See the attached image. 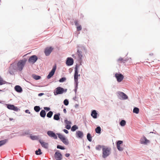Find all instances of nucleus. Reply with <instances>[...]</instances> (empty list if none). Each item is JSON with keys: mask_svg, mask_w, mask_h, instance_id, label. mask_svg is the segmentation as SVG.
Instances as JSON below:
<instances>
[{"mask_svg": "<svg viewBox=\"0 0 160 160\" xmlns=\"http://www.w3.org/2000/svg\"><path fill=\"white\" fill-rule=\"evenodd\" d=\"M27 61V58H24L19 60L18 62H15L12 63L9 68L8 72L11 75H14V73L13 70L21 72L24 67Z\"/></svg>", "mask_w": 160, "mask_h": 160, "instance_id": "nucleus-1", "label": "nucleus"}, {"mask_svg": "<svg viewBox=\"0 0 160 160\" xmlns=\"http://www.w3.org/2000/svg\"><path fill=\"white\" fill-rule=\"evenodd\" d=\"M111 148L109 147L105 146L102 148V157L105 159L108 157L111 153Z\"/></svg>", "mask_w": 160, "mask_h": 160, "instance_id": "nucleus-2", "label": "nucleus"}, {"mask_svg": "<svg viewBox=\"0 0 160 160\" xmlns=\"http://www.w3.org/2000/svg\"><path fill=\"white\" fill-rule=\"evenodd\" d=\"M77 52L76 54L78 56L77 60L79 62H80L82 59L83 54L82 51L79 50V48H83V50H85V48L82 45H78L77 46Z\"/></svg>", "mask_w": 160, "mask_h": 160, "instance_id": "nucleus-3", "label": "nucleus"}, {"mask_svg": "<svg viewBox=\"0 0 160 160\" xmlns=\"http://www.w3.org/2000/svg\"><path fill=\"white\" fill-rule=\"evenodd\" d=\"M67 88L58 86L54 90L53 93L55 96H57L59 94H62L63 93H65L67 92Z\"/></svg>", "mask_w": 160, "mask_h": 160, "instance_id": "nucleus-4", "label": "nucleus"}, {"mask_svg": "<svg viewBox=\"0 0 160 160\" xmlns=\"http://www.w3.org/2000/svg\"><path fill=\"white\" fill-rule=\"evenodd\" d=\"M58 137L60 140L66 145L69 144V141L67 138L61 133H58Z\"/></svg>", "mask_w": 160, "mask_h": 160, "instance_id": "nucleus-5", "label": "nucleus"}, {"mask_svg": "<svg viewBox=\"0 0 160 160\" xmlns=\"http://www.w3.org/2000/svg\"><path fill=\"white\" fill-rule=\"evenodd\" d=\"M5 106L8 109L13 110L15 112H18L20 110L19 108L13 104L10 103L5 104Z\"/></svg>", "mask_w": 160, "mask_h": 160, "instance_id": "nucleus-6", "label": "nucleus"}, {"mask_svg": "<svg viewBox=\"0 0 160 160\" xmlns=\"http://www.w3.org/2000/svg\"><path fill=\"white\" fill-rule=\"evenodd\" d=\"M54 49V48L52 46H49L46 47L44 51L45 55L46 56H49Z\"/></svg>", "mask_w": 160, "mask_h": 160, "instance_id": "nucleus-7", "label": "nucleus"}, {"mask_svg": "<svg viewBox=\"0 0 160 160\" xmlns=\"http://www.w3.org/2000/svg\"><path fill=\"white\" fill-rule=\"evenodd\" d=\"M59 132L56 133L55 132L51 130H48L47 132V135L50 138L55 139H58V134Z\"/></svg>", "mask_w": 160, "mask_h": 160, "instance_id": "nucleus-8", "label": "nucleus"}, {"mask_svg": "<svg viewBox=\"0 0 160 160\" xmlns=\"http://www.w3.org/2000/svg\"><path fill=\"white\" fill-rule=\"evenodd\" d=\"M57 69V66L56 64L54 65L52 70L49 72L48 75L47 76L46 78L48 79H49L54 75L55 72Z\"/></svg>", "mask_w": 160, "mask_h": 160, "instance_id": "nucleus-9", "label": "nucleus"}, {"mask_svg": "<svg viewBox=\"0 0 160 160\" xmlns=\"http://www.w3.org/2000/svg\"><path fill=\"white\" fill-rule=\"evenodd\" d=\"M38 58L36 55H33L29 57L28 62L30 63L34 64L38 60Z\"/></svg>", "mask_w": 160, "mask_h": 160, "instance_id": "nucleus-10", "label": "nucleus"}, {"mask_svg": "<svg viewBox=\"0 0 160 160\" xmlns=\"http://www.w3.org/2000/svg\"><path fill=\"white\" fill-rule=\"evenodd\" d=\"M123 141L122 140H117L116 142V145L118 150L122 152L123 150V148L122 147L123 145Z\"/></svg>", "mask_w": 160, "mask_h": 160, "instance_id": "nucleus-11", "label": "nucleus"}, {"mask_svg": "<svg viewBox=\"0 0 160 160\" xmlns=\"http://www.w3.org/2000/svg\"><path fill=\"white\" fill-rule=\"evenodd\" d=\"M54 158L56 160H62L63 159V156L61 152L58 150H56V152L54 154Z\"/></svg>", "mask_w": 160, "mask_h": 160, "instance_id": "nucleus-12", "label": "nucleus"}, {"mask_svg": "<svg viewBox=\"0 0 160 160\" xmlns=\"http://www.w3.org/2000/svg\"><path fill=\"white\" fill-rule=\"evenodd\" d=\"M117 93L118 98L120 99L125 100L128 99V96L123 92L118 91Z\"/></svg>", "mask_w": 160, "mask_h": 160, "instance_id": "nucleus-13", "label": "nucleus"}, {"mask_svg": "<svg viewBox=\"0 0 160 160\" xmlns=\"http://www.w3.org/2000/svg\"><path fill=\"white\" fill-rule=\"evenodd\" d=\"M114 76L118 82H121L124 78L123 76L120 72H116Z\"/></svg>", "mask_w": 160, "mask_h": 160, "instance_id": "nucleus-14", "label": "nucleus"}, {"mask_svg": "<svg viewBox=\"0 0 160 160\" xmlns=\"http://www.w3.org/2000/svg\"><path fill=\"white\" fill-rule=\"evenodd\" d=\"M150 141L147 138L143 135L142 137L140 139V143L144 145H146L150 143Z\"/></svg>", "mask_w": 160, "mask_h": 160, "instance_id": "nucleus-15", "label": "nucleus"}, {"mask_svg": "<svg viewBox=\"0 0 160 160\" xmlns=\"http://www.w3.org/2000/svg\"><path fill=\"white\" fill-rule=\"evenodd\" d=\"M74 62L73 59L71 57H68L66 60V64L67 66H70L73 65Z\"/></svg>", "mask_w": 160, "mask_h": 160, "instance_id": "nucleus-16", "label": "nucleus"}, {"mask_svg": "<svg viewBox=\"0 0 160 160\" xmlns=\"http://www.w3.org/2000/svg\"><path fill=\"white\" fill-rule=\"evenodd\" d=\"M91 115L93 118L97 119L99 116V114L98 111L93 109L91 111Z\"/></svg>", "mask_w": 160, "mask_h": 160, "instance_id": "nucleus-17", "label": "nucleus"}, {"mask_svg": "<svg viewBox=\"0 0 160 160\" xmlns=\"http://www.w3.org/2000/svg\"><path fill=\"white\" fill-rule=\"evenodd\" d=\"M84 136V134L82 131L78 130L77 131L76 133V136L78 139L83 140V137Z\"/></svg>", "mask_w": 160, "mask_h": 160, "instance_id": "nucleus-18", "label": "nucleus"}, {"mask_svg": "<svg viewBox=\"0 0 160 160\" xmlns=\"http://www.w3.org/2000/svg\"><path fill=\"white\" fill-rule=\"evenodd\" d=\"M64 122L65 124V128L68 130H69L71 128V125L72 124L71 121L70 120L68 121L67 118H66Z\"/></svg>", "mask_w": 160, "mask_h": 160, "instance_id": "nucleus-19", "label": "nucleus"}, {"mask_svg": "<svg viewBox=\"0 0 160 160\" xmlns=\"http://www.w3.org/2000/svg\"><path fill=\"white\" fill-rule=\"evenodd\" d=\"M39 142L41 144L42 147L45 149H47L48 148V142H45L44 141L40 139L39 140Z\"/></svg>", "mask_w": 160, "mask_h": 160, "instance_id": "nucleus-20", "label": "nucleus"}, {"mask_svg": "<svg viewBox=\"0 0 160 160\" xmlns=\"http://www.w3.org/2000/svg\"><path fill=\"white\" fill-rule=\"evenodd\" d=\"M74 24L76 26V27L77 31H80L82 30V26L81 25L79 24L78 21L76 20L74 21Z\"/></svg>", "mask_w": 160, "mask_h": 160, "instance_id": "nucleus-21", "label": "nucleus"}, {"mask_svg": "<svg viewBox=\"0 0 160 160\" xmlns=\"http://www.w3.org/2000/svg\"><path fill=\"white\" fill-rule=\"evenodd\" d=\"M14 89L15 91L18 93H21L23 92L22 88L19 85H16L14 88Z\"/></svg>", "mask_w": 160, "mask_h": 160, "instance_id": "nucleus-22", "label": "nucleus"}, {"mask_svg": "<svg viewBox=\"0 0 160 160\" xmlns=\"http://www.w3.org/2000/svg\"><path fill=\"white\" fill-rule=\"evenodd\" d=\"M53 119L56 121H60V113L58 112L55 114L53 116Z\"/></svg>", "mask_w": 160, "mask_h": 160, "instance_id": "nucleus-23", "label": "nucleus"}, {"mask_svg": "<svg viewBox=\"0 0 160 160\" xmlns=\"http://www.w3.org/2000/svg\"><path fill=\"white\" fill-rule=\"evenodd\" d=\"M128 59L126 58L124 59L123 58L120 57L117 60V61L118 62H119L121 63H125L126 62L128 61Z\"/></svg>", "mask_w": 160, "mask_h": 160, "instance_id": "nucleus-24", "label": "nucleus"}, {"mask_svg": "<svg viewBox=\"0 0 160 160\" xmlns=\"http://www.w3.org/2000/svg\"><path fill=\"white\" fill-rule=\"evenodd\" d=\"M30 138L32 140H38V142L39 140L40 139L39 138V136H38L32 135V134H30Z\"/></svg>", "mask_w": 160, "mask_h": 160, "instance_id": "nucleus-25", "label": "nucleus"}, {"mask_svg": "<svg viewBox=\"0 0 160 160\" xmlns=\"http://www.w3.org/2000/svg\"><path fill=\"white\" fill-rule=\"evenodd\" d=\"M5 84H10V83L4 80L1 76H0V86Z\"/></svg>", "mask_w": 160, "mask_h": 160, "instance_id": "nucleus-26", "label": "nucleus"}, {"mask_svg": "<svg viewBox=\"0 0 160 160\" xmlns=\"http://www.w3.org/2000/svg\"><path fill=\"white\" fill-rule=\"evenodd\" d=\"M46 112L44 110H42L40 112V116L43 118H44L46 115Z\"/></svg>", "mask_w": 160, "mask_h": 160, "instance_id": "nucleus-27", "label": "nucleus"}, {"mask_svg": "<svg viewBox=\"0 0 160 160\" xmlns=\"http://www.w3.org/2000/svg\"><path fill=\"white\" fill-rule=\"evenodd\" d=\"M32 77L36 80H39L41 78L40 76L37 75L35 74H32Z\"/></svg>", "mask_w": 160, "mask_h": 160, "instance_id": "nucleus-28", "label": "nucleus"}, {"mask_svg": "<svg viewBox=\"0 0 160 160\" xmlns=\"http://www.w3.org/2000/svg\"><path fill=\"white\" fill-rule=\"evenodd\" d=\"M8 141V139H5L3 140H0V147L2 146L3 145L5 144Z\"/></svg>", "mask_w": 160, "mask_h": 160, "instance_id": "nucleus-29", "label": "nucleus"}, {"mask_svg": "<svg viewBox=\"0 0 160 160\" xmlns=\"http://www.w3.org/2000/svg\"><path fill=\"white\" fill-rule=\"evenodd\" d=\"M119 123L121 126L123 127L126 125V122L124 119H122L120 121H119Z\"/></svg>", "mask_w": 160, "mask_h": 160, "instance_id": "nucleus-30", "label": "nucleus"}, {"mask_svg": "<svg viewBox=\"0 0 160 160\" xmlns=\"http://www.w3.org/2000/svg\"><path fill=\"white\" fill-rule=\"evenodd\" d=\"M105 146L104 145H101L100 144H98L96 145L95 147V149L97 150L100 151L101 149H102V148H103V147H105Z\"/></svg>", "mask_w": 160, "mask_h": 160, "instance_id": "nucleus-31", "label": "nucleus"}, {"mask_svg": "<svg viewBox=\"0 0 160 160\" xmlns=\"http://www.w3.org/2000/svg\"><path fill=\"white\" fill-rule=\"evenodd\" d=\"M30 130H25L24 132H22L20 136H25L26 135H30Z\"/></svg>", "mask_w": 160, "mask_h": 160, "instance_id": "nucleus-32", "label": "nucleus"}, {"mask_svg": "<svg viewBox=\"0 0 160 160\" xmlns=\"http://www.w3.org/2000/svg\"><path fill=\"white\" fill-rule=\"evenodd\" d=\"M92 137L91 136V134L89 132L87 133V138L89 142H91L92 141Z\"/></svg>", "mask_w": 160, "mask_h": 160, "instance_id": "nucleus-33", "label": "nucleus"}, {"mask_svg": "<svg viewBox=\"0 0 160 160\" xmlns=\"http://www.w3.org/2000/svg\"><path fill=\"white\" fill-rule=\"evenodd\" d=\"M101 128L100 126H98L95 129V131L96 133L100 134L101 133Z\"/></svg>", "mask_w": 160, "mask_h": 160, "instance_id": "nucleus-34", "label": "nucleus"}, {"mask_svg": "<svg viewBox=\"0 0 160 160\" xmlns=\"http://www.w3.org/2000/svg\"><path fill=\"white\" fill-rule=\"evenodd\" d=\"M41 108L39 106H35L34 107V110L37 112H39Z\"/></svg>", "mask_w": 160, "mask_h": 160, "instance_id": "nucleus-35", "label": "nucleus"}, {"mask_svg": "<svg viewBox=\"0 0 160 160\" xmlns=\"http://www.w3.org/2000/svg\"><path fill=\"white\" fill-rule=\"evenodd\" d=\"M78 128V126L76 125H74L72 126L71 128V131L74 132L76 131Z\"/></svg>", "mask_w": 160, "mask_h": 160, "instance_id": "nucleus-36", "label": "nucleus"}, {"mask_svg": "<svg viewBox=\"0 0 160 160\" xmlns=\"http://www.w3.org/2000/svg\"><path fill=\"white\" fill-rule=\"evenodd\" d=\"M139 109L138 108L134 107L133 110V113H135L136 114H138L139 112Z\"/></svg>", "mask_w": 160, "mask_h": 160, "instance_id": "nucleus-37", "label": "nucleus"}, {"mask_svg": "<svg viewBox=\"0 0 160 160\" xmlns=\"http://www.w3.org/2000/svg\"><path fill=\"white\" fill-rule=\"evenodd\" d=\"M57 148L58 149H60L62 150H64L66 149V148L64 146H62L59 144H57Z\"/></svg>", "mask_w": 160, "mask_h": 160, "instance_id": "nucleus-38", "label": "nucleus"}, {"mask_svg": "<svg viewBox=\"0 0 160 160\" xmlns=\"http://www.w3.org/2000/svg\"><path fill=\"white\" fill-rule=\"evenodd\" d=\"M53 114V112L52 111H49L48 112L46 115V116L49 118H51Z\"/></svg>", "mask_w": 160, "mask_h": 160, "instance_id": "nucleus-39", "label": "nucleus"}, {"mask_svg": "<svg viewBox=\"0 0 160 160\" xmlns=\"http://www.w3.org/2000/svg\"><path fill=\"white\" fill-rule=\"evenodd\" d=\"M35 153L36 155H40L42 153V152L41 149L39 148L38 150L35 151Z\"/></svg>", "mask_w": 160, "mask_h": 160, "instance_id": "nucleus-40", "label": "nucleus"}, {"mask_svg": "<svg viewBox=\"0 0 160 160\" xmlns=\"http://www.w3.org/2000/svg\"><path fill=\"white\" fill-rule=\"evenodd\" d=\"M66 80V78L65 77H63L61 78L59 80H58V81L62 83L65 82Z\"/></svg>", "mask_w": 160, "mask_h": 160, "instance_id": "nucleus-41", "label": "nucleus"}, {"mask_svg": "<svg viewBox=\"0 0 160 160\" xmlns=\"http://www.w3.org/2000/svg\"><path fill=\"white\" fill-rule=\"evenodd\" d=\"M63 104L65 106H68L69 103V100L67 99H65L63 102Z\"/></svg>", "mask_w": 160, "mask_h": 160, "instance_id": "nucleus-42", "label": "nucleus"}, {"mask_svg": "<svg viewBox=\"0 0 160 160\" xmlns=\"http://www.w3.org/2000/svg\"><path fill=\"white\" fill-rule=\"evenodd\" d=\"M44 109L46 112H49L51 110V108L49 107H43Z\"/></svg>", "mask_w": 160, "mask_h": 160, "instance_id": "nucleus-43", "label": "nucleus"}, {"mask_svg": "<svg viewBox=\"0 0 160 160\" xmlns=\"http://www.w3.org/2000/svg\"><path fill=\"white\" fill-rule=\"evenodd\" d=\"M78 85H74V89L73 90L74 91L75 94H76L77 92V90L78 89Z\"/></svg>", "mask_w": 160, "mask_h": 160, "instance_id": "nucleus-44", "label": "nucleus"}, {"mask_svg": "<svg viewBox=\"0 0 160 160\" xmlns=\"http://www.w3.org/2000/svg\"><path fill=\"white\" fill-rule=\"evenodd\" d=\"M79 72V68H74V74H78Z\"/></svg>", "mask_w": 160, "mask_h": 160, "instance_id": "nucleus-45", "label": "nucleus"}, {"mask_svg": "<svg viewBox=\"0 0 160 160\" xmlns=\"http://www.w3.org/2000/svg\"><path fill=\"white\" fill-rule=\"evenodd\" d=\"M78 80L74 79V85H78Z\"/></svg>", "mask_w": 160, "mask_h": 160, "instance_id": "nucleus-46", "label": "nucleus"}, {"mask_svg": "<svg viewBox=\"0 0 160 160\" xmlns=\"http://www.w3.org/2000/svg\"><path fill=\"white\" fill-rule=\"evenodd\" d=\"M74 79L75 80H78V79L79 78L78 76H77L76 74H74Z\"/></svg>", "mask_w": 160, "mask_h": 160, "instance_id": "nucleus-47", "label": "nucleus"}, {"mask_svg": "<svg viewBox=\"0 0 160 160\" xmlns=\"http://www.w3.org/2000/svg\"><path fill=\"white\" fill-rule=\"evenodd\" d=\"M62 131L67 134H68L69 133L68 131L66 129H63Z\"/></svg>", "mask_w": 160, "mask_h": 160, "instance_id": "nucleus-48", "label": "nucleus"}, {"mask_svg": "<svg viewBox=\"0 0 160 160\" xmlns=\"http://www.w3.org/2000/svg\"><path fill=\"white\" fill-rule=\"evenodd\" d=\"M80 65L78 63H76V65L75 66L74 68H79Z\"/></svg>", "mask_w": 160, "mask_h": 160, "instance_id": "nucleus-49", "label": "nucleus"}, {"mask_svg": "<svg viewBox=\"0 0 160 160\" xmlns=\"http://www.w3.org/2000/svg\"><path fill=\"white\" fill-rule=\"evenodd\" d=\"M25 113H28V114H30L31 112L29 110V109H26L25 110Z\"/></svg>", "mask_w": 160, "mask_h": 160, "instance_id": "nucleus-50", "label": "nucleus"}, {"mask_svg": "<svg viewBox=\"0 0 160 160\" xmlns=\"http://www.w3.org/2000/svg\"><path fill=\"white\" fill-rule=\"evenodd\" d=\"M44 94V93L41 92L38 94V96L39 97H41Z\"/></svg>", "mask_w": 160, "mask_h": 160, "instance_id": "nucleus-51", "label": "nucleus"}, {"mask_svg": "<svg viewBox=\"0 0 160 160\" xmlns=\"http://www.w3.org/2000/svg\"><path fill=\"white\" fill-rule=\"evenodd\" d=\"M65 156L66 157L68 158L70 156V154L69 153H67L65 154Z\"/></svg>", "mask_w": 160, "mask_h": 160, "instance_id": "nucleus-52", "label": "nucleus"}, {"mask_svg": "<svg viewBox=\"0 0 160 160\" xmlns=\"http://www.w3.org/2000/svg\"><path fill=\"white\" fill-rule=\"evenodd\" d=\"M5 101L0 100V103H1L2 104H4L5 105V104H6V103H5Z\"/></svg>", "mask_w": 160, "mask_h": 160, "instance_id": "nucleus-53", "label": "nucleus"}, {"mask_svg": "<svg viewBox=\"0 0 160 160\" xmlns=\"http://www.w3.org/2000/svg\"><path fill=\"white\" fill-rule=\"evenodd\" d=\"M9 120L10 121H13V122H14V121H15V120L12 118H9Z\"/></svg>", "mask_w": 160, "mask_h": 160, "instance_id": "nucleus-54", "label": "nucleus"}, {"mask_svg": "<svg viewBox=\"0 0 160 160\" xmlns=\"http://www.w3.org/2000/svg\"><path fill=\"white\" fill-rule=\"evenodd\" d=\"M84 16V15L82 13L80 14V18H82V19Z\"/></svg>", "mask_w": 160, "mask_h": 160, "instance_id": "nucleus-55", "label": "nucleus"}, {"mask_svg": "<svg viewBox=\"0 0 160 160\" xmlns=\"http://www.w3.org/2000/svg\"><path fill=\"white\" fill-rule=\"evenodd\" d=\"M63 112L64 113H67V110L66 109V108H64L63 109Z\"/></svg>", "mask_w": 160, "mask_h": 160, "instance_id": "nucleus-56", "label": "nucleus"}, {"mask_svg": "<svg viewBox=\"0 0 160 160\" xmlns=\"http://www.w3.org/2000/svg\"><path fill=\"white\" fill-rule=\"evenodd\" d=\"M72 57L74 58V59H77V58L75 56V55L74 54H72Z\"/></svg>", "mask_w": 160, "mask_h": 160, "instance_id": "nucleus-57", "label": "nucleus"}, {"mask_svg": "<svg viewBox=\"0 0 160 160\" xmlns=\"http://www.w3.org/2000/svg\"><path fill=\"white\" fill-rule=\"evenodd\" d=\"M126 59H128V62H131V58H126Z\"/></svg>", "mask_w": 160, "mask_h": 160, "instance_id": "nucleus-58", "label": "nucleus"}, {"mask_svg": "<svg viewBox=\"0 0 160 160\" xmlns=\"http://www.w3.org/2000/svg\"><path fill=\"white\" fill-rule=\"evenodd\" d=\"M79 106V104H75V105L74 106L76 108H77Z\"/></svg>", "mask_w": 160, "mask_h": 160, "instance_id": "nucleus-59", "label": "nucleus"}, {"mask_svg": "<svg viewBox=\"0 0 160 160\" xmlns=\"http://www.w3.org/2000/svg\"><path fill=\"white\" fill-rule=\"evenodd\" d=\"M76 96H75L73 98V99L74 100V101H76Z\"/></svg>", "mask_w": 160, "mask_h": 160, "instance_id": "nucleus-60", "label": "nucleus"}, {"mask_svg": "<svg viewBox=\"0 0 160 160\" xmlns=\"http://www.w3.org/2000/svg\"><path fill=\"white\" fill-rule=\"evenodd\" d=\"M76 75L77 76H78V77H79V78H80V74H78H78H76Z\"/></svg>", "mask_w": 160, "mask_h": 160, "instance_id": "nucleus-61", "label": "nucleus"}, {"mask_svg": "<svg viewBox=\"0 0 160 160\" xmlns=\"http://www.w3.org/2000/svg\"><path fill=\"white\" fill-rule=\"evenodd\" d=\"M149 55L150 56H153V53H150L149 54Z\"/></svg>", "mask_w": 160, "mask_h": 160, "instance_id": "nucleus-62", "label": "nucleus"}, {"mask_svg": "<svg viewBox=\"0 0 160 160\" xmlns=\"http://www.w3.org/2000/svg\"><path fill=\"white\" fill-rule=\"evenodd\" d=\"M4 92V91L3 89H0V92Z\"/></svg>", "mask_w": 160, "mask_h": 160, "instance_id": "nucleus-63", "label": "nucleus"}, {"mask_svg": "<svg viewBox=\"0 0 160 160\" xmlns=\"http://www.w3.org/2000/svg\"><path fill=\"white\" fill-rule=\"evenodd\" d=\"M87 147L88 148H89V149H90V146L89 145H88V146H87Z\"/></svg>", "mask_w": 160, "mask_h": 160, "instance_id": "nucleus-64", "label": "nucleus"}]
</instances>
